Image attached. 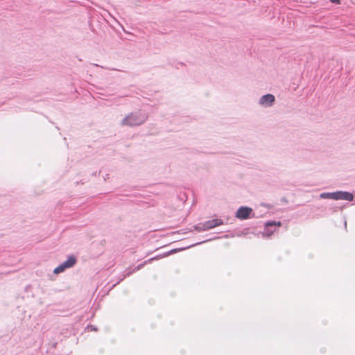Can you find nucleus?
<instances>
[{"instance_id":"1","label":"nucleus","mask_w":355,"mask_h":355,"mask_svg":"<svg viewBox=\"0 0 355 355\" xmlns=\"http://www.w3.org/2000/svg\"><path fill=\"white\" fill-rule=\"evenodd\" d=\"M148 114L141 110L131 112L128 114L121 121L122 125L129 127L138 126L143 124L148 119Z\"/></svg>"},{"instance_id":"2","label":"nucleus","mask_w":355,"mask_h":355,"mask_svg":"<svg viewBox=\"0 0 355 355\" xmlns=\"http://www.w3.org/2000/svg\"><path fill=\"white\" fill-rule=\"evenodd\" d=\"M200 243H196V245L200 244ZM194 245H196V244L191 245L190 247H192V246H194ZM189 248V246L186 247V248H174V249H172L170 251L164 253L162 255L156 256V257H153L151 259H149L147 261H145L143 263L139 264V266L135 267L133 270H126L125 273L124 275H123L122 277H121L119 279V280L115 284H114V286H115L116 284H119L121 281L123 280L126 277L130 276L134 272L140 270L146 263H150L153 260H157V259H159L160 258L167 257V256H168L170 254H174L175 252H178L179 251H181L182 250H184V249H187V248Z\"/></svg>"},{"instance_id":"3","label":"nucleus","mask_w":355,"mask_h":355,"mask_svg":"<svg viewBox=\"0 0 355 355\" xmlns=\"http://www.w3.org/2000/svg\"><path fill=\"white\" fill-rule=\"evenodd\" d=\"M322 199H333L335 200H347L352 202L354 200V195L352 193L344 191H337L335 192H324L320 194Z\"/></svg>"},{"instance_id":"4","label":"nucleus","mask_w":355,"mask_h":355,"mask_svg":"<svg viewBox=\"0 0 355 355\" xmlns=\"http://www.w3.org/2000/svg\"><path fill=\"white\" fill-rule=\"evenodd\" d=\"M77 262V259L75 256L71 255L69 256L67 259L60 263L58 267H56L53 272L55 274H59L60 272H64L67 268H69L73 267Z\"/></svg>"},{"instance_id":"5","label":"nucleus","mask_w":355,"mask_h":355,"mask_svg":"<svg viewBox=\"0 0 355 355\" xmlns=\"http://www.w3.org/2000/svg\"><path fill=\"white\" fill-rule=\"evenodd\" d=\"M282 225L280 221L268 220L265 223V227L262 232L263 236L269 237L276 232L277 229Z\"/></svg>"},{"instance_id":"6","label":"nucleus","mask_w":355,"mask_h":355,"mask_svg":"<svg viewBox=\"0 0 355 355\" xmlns=\"http://www.w3.org/2000/svg\"><path fill=\"white\" fill-rule=\"evenodd\" d=\"M235 217L242 220L251 218L254 217L253 209L249 207L241 206L237 209Z\"/></svg>"},{"instance_id":"7","label":"nucleus","mask_w":355,"mask_h":355,"mask_svg":"<svg viewBox=\"0 0 355 355\" xmlns=\"http://www.w3.org/2000/svg\"><path fill=\"white\" fill-rule=\"evenodd\" d=\"M275 101V96L271 94H267L260 97L259 104L263 107H269L273 105Z\"/></svg>"},{"instance_id":"8","label":"nucleus","mask_w":355,"mask_h":355,"mask_svg":"<svg viewBox=\"0 0 355 355\" xmlns=\"http://www.w3.org/2000/svg\"><path fill=\"white\" fill-rule=\"evenodd\" d=\"M205 229L207 230H211L212 228H214L216 227H218L219 225H221L223 224V221L221 219H212L207 221H205L204 223Z\"/></svg>"},{"instance_id":"9","label":"nucleus","mask_w":355,"mask_h":355,"mask_svg":"<svg viewBox=\"0 0 355 355\" xmlns=\"http://www.w3.org/2000/svg\"><path fill=\"white\" fill-rule=\"evenodd\" d=\"M194 229L196 230H197L198 232L207 231V229H205L204 223L197 224L196 225L194 226Z\"/></svg>"},{"instance_id":"10","label":"nucleus","mask_w":355,"mask_h":355,"mask_svg":"<svg viewBox=\"0 0 355 355\" xmlns=\"http://www.w3.org/2000/svg\"><path fill=\"white\" fill-rule=\"evenodd\" d=\"M87 328H88V329H89V328H90V329H91V330H94V331H96V327H93L92 325H89V326H87Z\"/></svg>"},{"instance_id":"11","label":"nucleus","mask_w":355,"mask_h":355,"mask_svg":"<svg viewBox=\"0 0 355 355\" xmlns=\"http://www.w3.org/2000/svg\"><path fill=\"white\" fill-rule=\"evenodd\" d=\"M330 1L334 3H340V0H330Z\"/></svg>"},{"instance_id":"12","label":"nucleus","mask_w":355,"mask_h":355,"mask_svg":"<svg viewBox=\"0 0 355 355\" xmlns=\"http://www.w3.org/2000/svg\"><path fill=\"white\" fill-rule=\"evenodd\" d=\"M345 226L346 227L347 226V222L345 221Z\"/></svg>"}]
</instances>
